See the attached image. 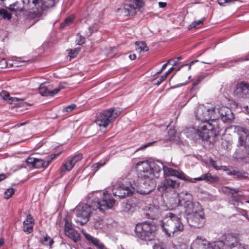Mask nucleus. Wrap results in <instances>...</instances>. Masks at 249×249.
<instances>
[{"label":"nucleus","instance_id":"6e6552de","mask_svg":"<svg viewBox=\"0 0 249 249\" xmlns=\"http://www.w3.org/2000/svg\"><path fill=\"white\" fill-rule=\"evenodd\" d=\"M112 191L115 197L121 199L132 195L134 188L130 182L118 181L113 185Z\"/></svg>","mask_w":249,"mask_h":249},{"label":"nucleus","instance_id":"c9c22d12","mask_svg":"<svg viewBox=\"0 0 249 249\" xmlns=\"http://www.w3.org/2000/svg\"><path fill=\"white\" fill-rule=\"evenodd\" d=\"M58 155L59 154H52L47 157L45 159L46 160V163H47L48 165H49L50 162Z\"/></svg>","mask_w":249,"mask_h":249},{"label":"nucleus","instance_id":"e2e57ef3","mask_svg":"<svg viewBox=\"0 0 249 249\" xmlns=\"http://www.w3.org/2000/svg\"><path fill=\"white\" fill-rule=\"evenodd\" d=\"M25 124H26V122L20 123L19 124H18V126H22V125H23Z\"/></svg>","mask_w":249,"mask_h":249},{"label":"nucleus","instance_id":"a878e982","mask_svg":"<svg viewBox=\"0 0 249 249\" xmlns=\"http://www.w3.org/2000/svg\"><path fill=\"white\" fill-rule=\"evenodd\" d=\"M41 244L45 246H51L53 243V239L47 235L43 236L40 240Z\"/></svg>","mask_w":249,"mask_h":249},{"label":"nucleus","instance_id":"4c0bfd02","mask_svg":"<svg viewBox=\"0 0 249 249\" xmlns=\"http://www.w3.org/2000/svg\"><path fill=\"white\" fill-rule=\"evenodd\" d=\"M153 249H167V248L163 243L160 242L153 246Z\"/></svg>","mask_w":249,"mask_h":249},{"label":"nucleus","instance_id":"4be33fe9","mask_svg":"<svg viewBox=\"0 0 249 249\" xmlns=\"http://www.w3.org/2000/svg\"><path fill=\"white\" fill-rule=\"evenodd\" d=\"M83 233L86 239L89 242L93 244L99 249H107L105 245L101 243L99 239L95 238L90 234L86 233V232L83 231Z\"/></svg>","mask_w":249,"mask_h":249},{"label":"nucleus","instance_id":"37998d69","mask_svg":"<svg viewBox=\"0 0 249 249\" xmlns=\"http://www.w3.org/2000/svg\"><path fill=\"white\" fill-rule=\"evenodd\" d=\"M167 76L164 74L161 75L158 80H157L155 84L157 86H159L163 81L165 80Z\"/></svg>","mask_w":249,"mask_h":249},{"label":"nucleus","instance_id":"c03bdc74","mask_svg":"<svg viewBox=\"0 0 249 249\" xmlns=\"http://www.w3.org/2000/svg\"><path fill=\"white\" fill-rule=\"evenodd\" d=\"M176 133V131L175 129H170L168 131V135L170 136L169 140L170 141L174 140V137L175 136Z\"/></svg>","mask_w":249,"mask_h":249},{"label":"nucleus","instance_id":"09e8293b","mask_svg":"<svg viewBox=\"0 0 249 249\" xmlns=\"http://www.w3.org/2000/svg\"><path fill=\"white\" fill-rule=\"evenodd\" d=\"M177 65V61H175L173 66L171 67L165 74L168 76L173 70H175V66Z\"/></svg>","mask_w":249,"mask_h":249},{"label":"nucleus","instance_id":"338daca9","mask_svg":"<svg viewBox=\"0 0 249 249\" xmlns=\"http://www.w3.org/2000/svg\"><path fill=\"white\" fill-rule=\"evenodd\" d=\"M246 203H249V200H247V201H246Z\"/></svg>","mask_w":249,"mask_h":249},{"label":"nucleus","instance_id":"a211bd4d","mask_svg":"<svg viewBox=\"0 0 249 249\" xmlns=\"http://www.w3.org/2000/svg\"><path fill=\"white\" fill-rule=\"evenodd\" d=\"M46 84V83L41 84L38 89L40 94L43 96H53L63 88V87L59 86L53 90H49L47 88Z\"/></svg>","mask_w":249,"mask_h":249},{"label":"nucleus","instance_id":"2f4dec72","mask_svg":"<svg viewBox=\"0 0 249 249\" xmlns=\"http://www.w3.org/2000/svg\"><path fill=\"white\" fill-rule=\"evenodd\" d=\"M75 41L77 45H81L85 43V38L80 34H77Z\"/></svg>","mask_w":249,"mask_h":249},{"label":"nucleus","instance_id":"864d4df0","mask_svg":"<svg viewBox=\"0 0 249 249\" xmlns=\"http://www.w3.org/2000/svg\"><path fill=\"white\" fill-rule=\"evenodd\" d=\"M129 57L131 60H134L136 58V55L135 54H130Z\"/></svg>","mask_w":249,"mask_h":249},{"label":"nucleus","instance_id":"423d86ee","mask_svg":"<svg viewBox=\"0 0 249 249\" xmlns=\"http://www.w3.org/2000/svg\"><path fill=\"white\" fill-rule=\"evenodd\" d=\"M156 229V225L153 222L139 223L135 227V231L137 236L145 241H151L153 239L154 232Z\"/></svg>","mask_w":249,"mask_h":249},{"label":"nucleus","instance_id":"b1692460","mask_svg":"<svg viewBox=\"0 0 249 249\" xmlns=\"http://www.w3.org/2000/svg\"><path fill=\"white\" fill-rule=\"evenodd\" d=\"M10 0H0V4L6 8L8 7L10 10L13 11L18 12L22 11L21 8H18L17 3L11 4L9 3Z\"/></svg>","mask_w":249,"mask_h":249},{"label":"nucleus","instance_id":"5701e85b","mask_svg":"<svg viewBox=\"0 0 249 249\" xmlns=\"http://www.w3.org/2000/svg\"><path fill=\"white\" fill-rule=\"evenodd\" d=\"M140 8L133 3L130 2L129 3H125L124 5L123 9L124 14L126 16H133L136 13V9Z\"/></svg>","mask_w":249,"mask_h":249},{"label":"nucleus","instance_id":"f704fd0d","mask_svg":"<svg viewBox=\"0 0 249 249\" xmlns=\"http://www.w3.org/2000/svg\"><path fill=\"white\" fill-rule=\"evenodd\" d=\"M128 2L134 3L136 6L142 7L143 4V0H127Z\"/></svg>","mask_w":249,"mask_h":249},{"label":"nucleus","instance_id":"bf43d9fd","mask_svg":"<svg viewBox=\"0 0 249 249\" xmlns=\"http://www.w3.org/2000/svg\"><path fill=\"white\" fill-rule=\"evenodd\" d=\"M181 59V56H179V57H176V58H175L174 59H172V61H174V62L175 61H177L179 60H180Z\"/></svg>","mask_w":249,"mask_h":249},{"label":"nucleus","instance_id":"052dcab7","mask_svg":"<svg viewBox=\"0 0 249 249\" xmlns=\"http://www.w3.org/2000/svg\"><path fill=\"white\" fill-rule=\"evenodd\" d=\"M4 244V241L3 239H0V247L2 246Z\"/></svg>","mask_w":249,"mask_h":249},{"label":"nucleus","instance_id":"1a4fd4ad","mask_svg":"<svg viewBox=\"0 0 249 249\" xmlns=\"http://www.w3.org/2000/svg\"><path fill=\"white\" fill-rule=\"evenodd\" d=\"M239 243L237 236L235 234L230 233L225 236L224 241H218L213 242L212 247L215 249H236Z\"/></svg>","mask_w":249,"mask_h":249},{"label":"nucleus","instance_id":"7c9ffc66","mask_svg":"<svg viewBox=\"0 0 249 249\" xmlns=\"http://www.w3.org/2000/svg\"><path fill=\"white\" fill-rule=\"evenodd\" d=\"M15 193V189L12 188H10L7 189L4 192V198L8 199L11 197Z\"/></svg>","mask_w":249,"mask_h":249},{"label":"nucleus","instance_id":"603ef678","mask_svg":"<svg viewBox=\"0 0 249 249\" xmlns=\"http://www.w3.org/2000/svg\"><path fill=\"white\" fill-rule=\"evenodd\" d=\"M239 192V190L236 189H230V193L233 196L234 194H237Z\"/></svg>","mask_w":249,"mask_h":249},{"label":"nucleus","instance_id":"8fccbe9b","mask_svg":"<svg viewBox=\"0 0 249 249\" xmlns=\"http://www.w3.org/2000/svg\"><path fill=\"white\" fill-rule=\"evenodd\" d=\"M172 60H169L166 63L164 64L162 68H161V69L158 71L157 72V73L158 74H159L160 73H161L164 70H165L167 67V66L168 65V64L171 62L172 61Z\"/></svg>","mask_w":249,"mask_h":249},{"label":"nucleus","instance_id":"7ed1b4c3","mask_svg":"<svg viewBox=\"0 0 249 249\" xmlns=\"http://www.w3.org/2000/svg\"><path fill=\"white\" fill-rule=\"evenodd\" d=\"M171 208L183 206L189 225L196 228L202 227L205 223L203 209L199 203L193 201V196L188 192H182L176 197L170 199Z\"/></svg>","mask_w":249,"mask_h":249},{"label":"nucleus","instance_id":"de8ad7c7","mask_svg":"<svg viewBox=\"0 0 249 249\" xmlns=\"http://www.w3.org/2000/svg\"><path fill=\"white\" fill-rule=\"evenodd\" d=\"M236 249H249V246L245 244H242L238 243L237 247Z\"/></svg>","mask_w":249,"mask_h":249},{"label":"nucleus","instance_id":"a19ab883","mask_svg":"<svg viewBox=\"0 0 249 249\" xmlns=\"http://www.w3.org/2000/svg\"><path fill=\"white\" fill-rule=\"evenodd\" d=\"M0 96L4 100H10L9 93L6 91H2L0 92Z\"/></svg>","mask_w":249,"mask_h":249},{"label":"nucleus","instance_id":"69168bd1","mask_svg":"<svg viewBox=\"0 0 249 249\" xmlns=\"http://www.w3.org/2000/svg\"><path fill=\"white\" fill-rule=\"evenodd\" d=\"M202 63H206V64H211V63H210V62H202Z\"/></svg>","mask_w":249,"mask_h":249},{"label":"nucleus","instance_id":"58836bf2","mask_svg":"<svg viewBox=\"0 0 249 249\" xmlns=\"http://www.w3.org/2000/svg\"><path fill=\"white\" fill-rule=\"evenodd\" d=\"M105 164V162H104L103 163H101L99 162H97L95 164H94L91 168L92 170L94 172H96L101 167L104 166Z\"/></svg>","mask_w":249,"mask_h":249},{"label":"nucleus","instance_id":"393cba45","mask_svg":"<svg viewBox=\"0 0 249 249\" xmlns=\"http://www.w3.org/2000/svg\"><path fill=\"white\" fill-rule=\"evenodd\" d=\"M136 49L140 53L142 52H146L148 50L146 44L144 42H136Z\"/></svg>","mask_w":249,"mask_h":249},{"label":"nucleus","instance_id":"e433bc0d","mask_svg":"<svg viewBox=\"0 0 249 249\" xmlns=\"http://www.w3.org/2000/svg\"><path fill=\"white\" fill-rule=\"evenodd\" d=\"M236 0H218V3L221 6H225V4H230L234 3Z\"/></svg>","mask_w":249,"mask_h":249},{"label":"nucleus","instance_id":"72a5a7b5","mask_svg":"<svg viewBox=\"0 0 249 249\" xmlns=\"http://www.w3.org/2000/svg\"><path fill=\"white\" fill-rule=\"evenodd\" d=\"M72 21H73L72 18H71V17L68 18H66L64 22L61 24L60 27L61 28H63L65 27V26L69 25L71 24L72 22Z\"/></svg>","mask_w":249,"mask_h":249},{"label":"nucleus","instance_id":"9d476101","mask_svg":"<svg viewBox=\"0 0 249 249\" xmlns=\"http://www.w3.org/2000/svg\"><path fill=\"white\" fill-rule=\"evenodd\" d=\"M56 0H27L29 8L34 13H39L46 9L53 7Z\"/></svg>","mask_w":249,"mask_h":249},{"label":"nucleus","instance_id":"5fc2aeb1","mask_svg":"<svg viewBox=\"0 0 249 249\" xmlns=\"http://www.w3.org/2000/svg\"><path fill=\"white\" fill-rule=\"evenodd\" d=\"M159 5L160 7L163 8V7H165V6L166 5V4L165 2H159Z\"/></svg>","mask_w":249,"mask_h":249},{"label":"nucleus","instance_id":"79ce46f5","mask_svg":"<svg viewBox=\"0 0 249 249\" xmlns=\"http://www.w3.org/2000/svg\"><path fill=\"white\" fill-rule=\"evenodd\" d=\"M207 75V73H203L198 75L197 79L195 82V84H198L204 78H205Z\"/></svg>","mask_w":249,"mask_h":249},{"label":"nucleus","instance_id":"cd10ccee","mask_svg":"<svg viewBox=\"0 0 249 249\" xmlns=\"http://www.w3.org/2000/svg\"><path fill=\"white\" fill-rule=\"evenodd\" d=\"M133 207L132 205L128 203H123L122 204V211L124 213H131L132 212Z\"/></svg>","mask_w":249,"mask_h":249},{"label":"nucleus","instance_id":"680f3d73","mask_svg":"<svg viewBox=\"0 0 249 249\" xmlns=\"http://www.w3.org/2000/svg\"><path fill=\"white\" fill-rule=\"evenodd\" d=\"M150 144H151V143H148L147 144L144 145L143 146V147H147V146H148Z\"/></svg>","mask_w":249,"mask_h":249},{"label":"nucleus","instance_id":"39448f33","mask_svg":"<svg viewBox=\"0 0 249 249\" xmlns=\"http://www.w3.org/2000/svg\"><path fill=\"white\" fill-rule=\"evenodd\" d=\"M160 224L164 233L170 237L178 235L184 229L180 218L171 212L164 215Z\"/></svg>","mask_w":249,"mask_h":249},{"label":"nucleus","instance_id":"2eb2a0df","mask_svg":"<svg viewBox=\"0 0 249 249\" xmlns=\"http://www.w3.org/2000/svg\"><path fill=\"white\" fill-rule=\"evenodd\" d=\"M82 159V155L80 154H77L70 158L69 160L62 166L60 171L61 175L66 171H71L74 165Z\"/></svg>","mask_w":249,"mask_h":249},{"label":"nucleus","instance_id":"49530a36","mask_svg":"<svg viewBox=\"0 0 249 249\" xmlns=\"http://www.w3.org/2000/svg\"><path fill=\"white\" fill-rule=\"evenodd\" d=\"M8 66V63L6 60L4 58H2L0 60V67L3 68Z\"/></svg>","mask_w":249,"mask_h":249},{"label":"nucleus","instance_id":"bb28decb","mask_svg":"<svg viewBox=\"0 0 249 249\" xmlns=\"http://www.w3.org/2000/svg\"><path fill=\"white\" fill-rule=\"evenodd\" d=\"M204 18H203L200 19L195 21L193 22L189 26L188 28L190 30H192L199 28L201 25H202Z\"/></svg>","mask_w":249,"mask_h":249},{"label":"nucleus","instance_id":"dca6fc26","mask_svg":"<svg viewBox=\"0 0 249 249\" xmlns=\"http://www.w3.org/2000/svg\"><path fill=\"white\" fill-rule=\"evenodd\" d=\"M179 185V182L177 180H174L170 178H167L163 180L158 187L160 192L165 191L168 189L177 188Z\"/></svg>","mask_w":249,"mask_h":249},{"label":"nucleus","instance_id":"473e14b6","mask_svg":"<svg viewBox=\"0 0 249 249\" xmlns=\"http://www.w3.org/2000/svg\"><path fill=\"white\" fill-rule=\"evenodd\" d=\"M80 51V49L78 48H75L74 50H71L69 53V56H70V59L74 58L79 53Z\"/></svg>","mask_w":249,"mask_h":249},{"label":"nucleus","instance_id":"3c124183","mask_svg":"<svg viewBox=\"0 0 249 249\" xmlns=\"http://www.w3.org/2000/svg\"><path fill=\"white\" fill-rule=\"evenodd\" d=\"M244 173L240 171L237 170L235 176L237 178H241L244 177Z\"/></svg>","mask_w":249,"mask_h":249},{"label":"nucleus","instance_id":"13d9d810","mask_svg":"<svg viewBox=\"0 0 249 249\" xmlns=\"http://www.w3.org/2000/svg\"><path fill=\"white\" fill-rule=\"evenodd\" d=\"M198 60H195V61H192L190 62V63L189 64V69H190L191 68V66L192 65L194 64L195 62H197Z\"/></svg>","mask_w":249,"mask_h":249},{"label":"nucleus","instance_id":"c85d7f7f","mask_svg":"<svg viewBox=\"0 0 249 249\" xmlns=\"http://www.w3.org/2000/svg\"><path fill=\"white\" fill-rule=\"evenodd\" d=\"M0 16L4 19L10 20L12 18V16L7 10L1 8L0 9Z\"/></svg>","mask_w":249,"mask_h":249},{"label":"nucleus","instance_id":"20e7f679","mask_svg":"<svg viewBox=\"0 0 249 249\" xmlns=\"http://www.w3.org/2000/svg\"><path fill=\"white\" fill-rule=\"evenodd\" d=\"M115 200L111 197L107 191L103 193L101 198L96 196L90 203H82L78 205L75 208L76 216L75 221L81 225L87 223L91 215L97 210L103 212L111 209L114 205Z\"/></svg>","mask_w":249,"mask_h":249},{"label":"nucleus","instance_id":"f3484780","mask_svg":"<svg viewBox=\"0 0 249 249\" xmlns=\"http://www.w3.org/2000/svg\"><path fill=\"white\" fill-rule=\"evenodd\" d=\"M65 233L66 236L77 242L80 238V235L72 227L67 219L65 220Z\"/></svg>","mask_w":249,"mask_h":249},{"label":"nucleus","instance_id":"ea45409f","mask_svg":"<svg viewBox=\"0 0 249 249\" xmlns=\"http://www.w3.org/2000/svg\"><path fill=\"white\" fill-rule=\"evenodd\" d=\"M76 107V105L75 104H71L63 108V111L71 112Z\"/></svg>","mask_w":249,"mask_h":249},{"label":"nucleus","instance_id":"4d7b16f0","mask_svg":"<svg viewBox=\"0 0 249 249\" xmlns=\"http://www.w3.org/2000/svg\"><path fill=\"white\" fill-rule=\"evenodd\" d=\"M6 178V176L4 174H0V181L5 179Z\"/></svg>","mask_w":249,"mask_h":249},{"label":"nucleus","instance_id":"0e129e2a","mask_svg":"<svg viewBox=\"0 0 249 249\" xmlns=\"http://www.w3.org/2000/svg\"><path fill=\"white\" fill-rule=\"evenodd\" d=\"M235 203H237L238 206L239 205L240 203H241V202L237 201H235Z\"/></svg>","mask_w":249,"mask_h":249},{"label":"nucleus","instance_id":"4468645a","mask_svg":"<svg viewBox=\"0 0 249 249\" xmlns=\"http://www.w3.org/2000/svg\"><path fill=\"white\" fill-rule=\"evenodd\" d=\"M27 165L29 168H40L48 167L45 159L42 160L29 157L26 160Z\"/></svg>","mask_w":249,"mask_h":249},{"label":"nucleus","instance_id":"f03ea898","mask_svg":"<svg viewBox=\"0 0 249 249\" xmlns=\"http://www.w3.org/2000/svg\"><path fill=\"white\" fill-rule=\"evenodd\" d=\"M136 167L140 172L143 187L148 189V192L156 187L155 179L159 178L161 169H163L165 177L174 176L190 182H195L199 180L210 181L212 178L211 174L209 173L203 174L198 178H191L186 176L182 172L163 165L162 163L159 161H142L137 163Z\"/></svg>","mask_w":249,"mask_h":249},{"label":"nucleus","instance_id":"a18cd8bd","mask_svg":"<svg viewBox=\"0 0 249 249\" xmlns=\"http://www.w3.org/2000/svg\"><path fill=\"white\" fill-rule=\"evenodd\" d=\"M210 163L211 165L216 170H219L221 169V167L220 166H218L216 164V162L215 161L213 160V159H211L210 160Z\"/></svg>","mask_w":249,"mask_h":249},{"label":"nucleus","instance_id":"774afa93","mask_svg":"<svg viewBox=\"0 0 249 249\" xmlns=\"http://www.w3.org/2000/svg\"><path fill=\"white\" fill-rule=\"evenodd\" d=\"M142 147H141L140 148H139L138 149V150H140V149H142Z\"/></svg>","mask_w":249,"mask_h":249},{"label":"nucleus","instance_id":"ddd939ff","mask_svg":"<svg viewBox=\"0 0 249 249\" xmlns=\"http://www.w3.org/2000/svg\"><path fill=\"white\" fill-rule=\"evenodd\" d=\"M213 244V242L209 243L205 238L197 236L192 243L190 249H215Z\"/></svg>","mask_w":249,"mask_h":249},{"label":"nucleus","instance_id":"f257e3e1","mask_svg":"<svg viewBox=\"0 0 249 249\" xmlns=\"http://www.w3.org/2000/svg\"><path fill=\"white\" fill-rule=\"evenodd\" d=\"M225 107H215L210 106L199 105L195 111L196 119L195 127L186 129L187 137L191 139H201L208 141L211 137H215L217 133L214 126L210 121H213L221 117L223 120L227 114Z\"/></svg>","mask_w":249,"mask_h":249},{"label":"nucleus","instance_id":"c756f323","mask_svg":"<svg viewBox=\"0 0 249 249\" xmlns=\"http://www.w3.org/2000/svg\"><path fill=\"white\" fill-rule=\"evenodd\" d=\"M227 110L228 113L227 115L225 116L224 118L223 119L224 121H232L234 119V115L231 112V110L230 108H225Z\"/></svg>","mask_w":249,"mask_h":249},{"label":"nucleus","instance_id":"412c9836","mask_svg":"<svg viewBox=\"0 0 249 249\" xmlns=\"http://www.w3.org/2000/svg\"><path fill=\"white\" fill-rule=\"evenodd\" d=\"M34 219L31 214H28L23 222V230L27 234L31 233L33 231Z\"/></svg>","mask_w":249,"mask_h":249},{"label":"nucleus","instance_id":"f8f14e48","mask_svg":"<svg viewBox=\"0 0 249 249\" xmlns=\"http://www.w3.org/2000/svg\"><path fill=\"white\" fill-rule=\"evenodd\" d=\"M234 93L237 97L246 99L249 102V83L242 82L236 86Z\"/></svg>","mask_w":249,"mask_h":249},{"label":"nucleus","instance_id":"6e6d98bb","mask_svg":"<svg viewBox=\"0 0 249 249\" xmlns=\"http://www.w3.org/2000/svg\"><path fill=\"white\" fill-rule=\"evenodd\" d=\"M236 171L237 170H233L232 171H231L229 172H228V174L235 176Z\"/></svg>","mask_w":249,"mask_h":249},{"label":"nucleus","instance_id":"0eeeda50","mask_svg":"<svg viewBox=\"0 0 249 249\" xmlns=\"http://www.w3.org/2000/svg\"><path fill=\"white\" fill-rule=\"evenodd\" d=\"M121 110L112 107L102 111L97 115L95 122L100 127H107L121 113Z\"/></svg>","mask_w":249,"mask_h":249},{"label":"nucleus","instance_id":"6ab92c4d","mask_svg":"<svg viewBox=\"0 0 249 249\" xmlns=\"http://www.w3.org/2000/svg\"><path fill=\"white\" fill-rule=\"evenodd\" d=\"M145 214L149 218L155 219L160 215V211L158 206L150 204L146 207Z\"/></svg>","mask_w":249,"mask_h":249},{"label":"nucleus","instance_id":"9b49d317","mask_svg":"<svg viewBox=\"0 0 249 249\" xmlns=\"http://www.w3.org/2000/svg\"><path fill=\"white\" fill-rule=\"evenodd\" d=\"M85 23L84 27L83 33L87 37L90 36L93 33L96 32L99 29L100 20L95 18L92 17H89L86 19H83L82 21Z\"/></svg>","mask_w":249,"mask_h":249},{"label":"nucleus","instance_id":"aec40b11","mask_svg":"<svg viewBox=\"0 0 249 249\" xmlns=\"http://www.w3.org/2000/svg\"><path fill=\"white\" fill-rule=\"evenodd\" d=\"M234 131L236 132L238 135L239 144L243 145L245 143L249 135V131L246 128L239 126H235Z\"/></svg>","mask_w":249,"mask_h":249}]
</instances>
